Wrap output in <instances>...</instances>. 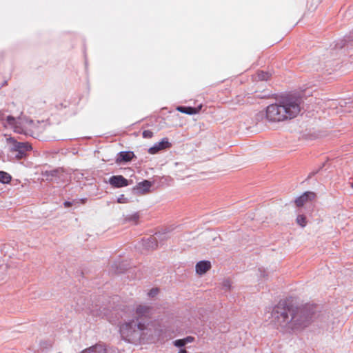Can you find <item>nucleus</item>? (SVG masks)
<instances>
[{
    "mask_svg": "<svg viewBox=\"0 0 353 353\" xmlns=\"http://www.w3.org/2000/svg\"><path fill=\"white\" fill-rule=\"evenodd\" d=\"M272 318L276 325L291 330L306 327L310 321L303 310L287 306L285 302H279L274 307Z\"/></svg>",
    "mask_w": 353,
    "mask_h": 353,
    "instance_id": "f257e3e1",
    "label": "nucleus"
},
{
    "mask_svg": "<svg viewBox=\"0 0 353 353\" xmlns=\"http://www.w3.org/2000/svg\"><path fill=\"white\" fill-rule=\"evenodd\" d=\"M301 111L300 100L297 98H286L280 104L268 105L265 112L257 114L258 120L265 118L270 122H279L296 117Z\"/></svg>",
    "mask_w": 353,
    "mask_h": 353,
    "instance_id": "f03ea898",
    "label": "nucleus"
},
{
    "mask_svg": "<svg viewBox=\"0 0 353 353\" xmlns=\"http://www.w3.org/2000/svg\"><path fill=\"white\" fill-rule=\"evenodd\" d=\"M146 325L141 321L132 320L124 323L120 327V333L123 339L130 343L148 340L145 333Z\"/></svg>",
    "mask_w": 353,
    "mask_h": 353,
    "instance_id": "7ed1b4c3",
    "label": "nucleus"
},
{
    "mask_svg": "<svg viewBox=\"0 0 353 353\" xmlns=\"http://www.w3.org/2000/svg\"><path fill=\"white\" fill-rule=\"evenodd\" d=\"M3 124L6 128L12 129L14 132L19 134H30L33 132L36 123L32 120H28L26 117L14 118L8 116Z\"/></svg>",
    "mask_w": 353,
    "mask_h": 353,
    "instance_id": "20e7f679",
    "label": "nucleus"
},
{
    "mask_svg": "<svg viewBox=\"0 0 353 353\" xmlns=\"http://www.w3.org/2000/svg\"><path fill=\"white\" fill-rule=\"evenodd\" d=\"M6 147L10 152H18V154H24L26 152L34 151L32 145L28 142H19L12 138L6 139Z\"/></svg>",
    "mask_w": 353,
    "mask_h": 353,
    "instance_id": "39448f33",
    "label": "nucleus"
},
{
    "mask_svg": "<svg viewBox=\"0 0 353 353\" xmlns=\"http://www.w3.org/2000/svg\"><path fill=\"white\" fill-rule=\"evenodd\" d=\"M153 314V307L145 304H139L134 310V314L137 321L141 319H150Z\"/></svg>",
    "mask_w": 353,
    "mask_h": 353,
    "instance_id": "423d86ee",
    "label": "nucleus"
},
{
    "mask_svg": "<svg viewBox=\"0 0 353 353\" xmlns=\"http://www.w3.org/2000/svg\"><path fill=\"white\" fill-rule=\"evenodd\" d=\"M172 146V143L169 141L168 138L162 139L159 142L156 143L152 147H151L148 152L151 154L157 153L163 150L170 148Z\"/></svg>",
    "mask_w": 353,
    "mask_h": 353,
    "instance_id": "0eeeda50",
    "label": "nucleus"
},
{
    "mask_svg": "<svg viewBox=\"0 0 353 353\" xmlns=\"http://www.w3.org/2000/svg\"><path fill=\"white\" fill-rule=\"evenodd\" d=\"M316 198V194L313 192H305L295 200V204L297 207H302L308 201H311Z\"/></svg>",
    "mask_w": 353,
    "mask_h": 353,
    "instance_id": "6e6552de",
    "label": "nucleus"
},
{
    "mask_svg": "<svg viewBox=\"0 0 353 353\" xmlns=\"http://www.w3.org/2000/svg\"><path fill=\"white\" fill-rule=\"evenodd\" d=\"M109 183L115 188H122L128 185V180L121 175L111 176L109 179Z\"/></svg>",
    "mask_w": 353,
    "mask_h": 353,
    "instance_id": "1a4fd4ad",
    "label": "nucleus"
},
{
    "mask_svg": "<svg viewBox=\"0 0 353 353\" xmlns=\"http://www.w3.org/2000/svg\"><path fill=\"white\" fill-rule=\"evenodd\" d=\"M211 263L208 261H201L196 265V272L198 274L202 275L206 273L211 268Z\"/></svg>",
    "mask_w": 353,
    "mask_h": 353,
    "instance_id": "9d476101",
    "label": "nucleus"
},
{
    "mask_svg": "<svg viewBox=\"0 0 353 353\" xmlns=\"http://www.w3.org/2000/svg\"><path fill=\"white\" fill-rule=\"evenodd\" d=\"M63 174V170L62 168L55 169L49 171H45L42 173V175L46 177L47 180L52 181L55 177H59Z\"/></svg>",
    "mask_w": 353,
    "mask_h": 353,
    "instance_id": "9b49d317",
    "label": "nucleus"
},
{
    "mask_svg": "<svg viewBox=\"0 0 353 353\" xmlns=\"http://www.w3.org/2000/svg\"><path fill=\"white\" fill-rule=\"evenodd\" d=\"M152 182L144 180L142 182H140L137 185V190L141 192V194H147L150 192V188L152 187Z\"/></svg>",
    "mask_w": 353,
    "mask_h": 353,
    "instance_id": "f8f14e48",
    "label": "nucleus"
},
{
    "mask_svg": "<svg viewBox=\"0 0 353 353\" xmlns=\"http://www.w3.org/2000/svg\"><path fill=\"white\" fill-rule=\"evenodd\" d=\"M228 163L230 168H234L244 165L247 163V161L239 158V156H234L232 159L229 160Z\"/></svg>",
    "mask_w": 353,
    "mask_h": 353,
    "instance_id": "ddd939ff",
    "label": "nucleus"
},
{
    "mask_svg": "<svg viewBox=\"0 0 353 353\" xmlns=\"http://www.w3.org/2000/svg\"><path fill=\"white\" fill-rule=\"evenodd\" d=\"M106 350L103 345H97L93 347H91L84 351H83L81 353H105Z\"/></svg>",
    "mask_w": 353,
    "mask_h": 353,
    "instance_id": "4468645a",
    "label": "nucleus"
},
{
    "mask_svg": "<svg viewBox=\"0 0 353 353\" xmlns=\"http://www.w3.org/2000/svg\"><path fill=\"white\" fill-rule=\"evenodd\" d=\"M176 109L178 111L187 114H194L199 112V110L192 107L179 106Z\"/></svg>",
    "mask_w": 353,
    "mask_h": 353,
    "instance_id": "2eb2a0df",
    "label": "nucleus"
},
{
    "mask_svg": "<svg viewBox=\"0 0 353 353\" xmlns=\"http://www.w3.org/2000/svg\"><path fill=\"white\" fill-rule=\"evenodd\" d=\"M12 181V176L6 172L0 171V183L3 184L10 183Z\"/></svg>",
    "mask_w": 353,
    "mask_h": 353,
    "instance_id": "dca6fc26",
    "label": "nucleus"
},
{
    "mask_svg": "<svg viewBox=\"0 0 353 353\" xmlns=\"http://www.w3.org/2000/svg\"><path fill=\"white\" fill-rule=\"evenodd\" d=\"M134 157V156H119L116 159V163L119 165H121L122 163L129 162L132 159V157Z\"/></svg>",
    "mask_w": 353,
    "mask_h": 353,
    "instance_id": "f3484780",
    "label": "nucleus"
},
{
    "mask_svg": "<svg viewBox=\"0 0 353 353\" xmlns=\"http://www.w3.org/2000/svg\"><path fill=\"white\" fill-rule=\"evenodd\" d=\"M296 223L301 227H305L307 224V220L305 216L301 214L296 217Z\"/></svg>",
    "mask_w": 353,
    "mask_h": 353,
    "instance_id": "a211bd4d",
    "label": "nucleus"
},
{
    "mask_svg": "<svg viewBox=\"0 0 353 353\" xmlns=\"http://www.w3.org/2000/svg\"><path fill=\"white\" fill-rule=\"evenodd\" d=\"M271 74L265 72H259L257 74L258 79L261 81H267L270 79Z\"/></svg>",
    "mask_w": 353,
    "mask_h": 353,
    "instance_id": "6ab92c4d",
    "label": "nucleus"
},
{
    "mask_svg": "<svg viewBox=\"0 0 353 353\" xmlns=\"http://www.w3.org/2000/svg\"><path fill=\"white\" fill-rule=\"evenodd\" d=\"M147 244H148V245H146V246L151 249H155L157 247V240L154 237H152V236L150 237L148 239Z\"/></svg>",
    "mask_w": 353,
    "mask_h": 353,
    "instance_id": "aec40b11",
    "label": "nucleus"
},
{
    "mask_svg": "<svg viewBox=\"0 0 353 353\" xmlns=\"http://www.w3.org/2000/svg\"><path fill=\"white\" fill-rule=\"evenodd\" d=\"M158 293H159L158 288H152L148 292V295L150 297H154L155 296H157L158 294Z\"/></svg>",
    "mask_w": 353,
    "mask_h": 353,
    "instance_id": "412c9836",
    "label": "nucleus"
},
{
    "mask_svg": "<svg viewBox=\"0 0 353 353\" xmlns=\"http://www.w3.org/2000/svg\"><path fill=\"white\" fill-rule=\"evenodd\" d=\"M143 137L146 139H150L153 137V132L151 130H144L143 132Z\"/></svg>",
    "mask_w": 353,
    "mask_h": 353,
    "instance_id": "4be33fe9",
    "label": "nucleus"
},
{
    "mask_svg": "<svg viewBox=\"0 0 353 353\" xmlns=\"http://www.w3.org/2000/svg\"><path fill=\"white\" fill-rule=\"evenodd\" d=\"M174 345L176 347H183L185 345L184 340L182 339H177L174 341Z\"/></svg>",
    "mask_w": 353,
    "mask_h": 353,
    "instance_id": "5701e85b",
    "label": "nucleus"
},
{
    "mask_svg": "<svg viewBox=\"0 0 353 353\" xmlns=\"http://www.w3.org/2000/svg\"><path fill=\"white\" fill-rule=\"evenodd\" d=\"M139 219V216L137 214L132 215L130 217L128 218V221H132L135 223H137L138 220Z\"/></svg>",
    "mask_w": 353,
    "mask_h": 353,
    "instance_id": "b1692460",
    "label": "nucleus"
},
{
    "mask_svg": "<svg viewBox=\"0 0 353 353\" xmlns=\"http://www.w3.org/2000/svg\"><path fill=\"white\" fill-rule=\"evenodd\" d=\"M183 339L184 340L185 345H186L187 343H192L194 341V337L189 336Z\"/></svg>",
    "mask_w": 353,
    "mask_h": 353,
    "instance_id": "393cba45",
    "label": "nucleus"
},
{
    "mask_svg": "<svg viewBox=\"0 0 353 353\" xmlns=\"http://www.w3.org/2000/svg\"><path fill=\"white\" fill-rule=\"evenodd\" d=\"M223 287L225 288L226 290H230L231 287V283L229 280H226L223 282Z\"/></svg>",
    "mask_w": 353,
    "mask_h": 353,
    "instance_id": "a878e982",
    "label": "nucleus"
},
{
    "mask_svg": "<svg viewBox=\"0 0 353 353\" xmlns=\"http://www.w3.org/2000/svg\"><path fill=\"white\" fill-rule=\"evenodd\" d=\"M63 205L65 208H70L72 206V203L70 201H65Z\"/></svg>",
    "mask_w": 353,
    "mask_h": 353,
    "instance_id": "bb28decb",
    "label": "nucleus"
},
{
    "mask_svg": "<svg viewBox=\"0 0 353 353\" xmlns=\"http://www.w3.org/2000/svg\"><path fill=\"white\" fill-rule=\"evenodd\" d=\"M118 154L119 155H121V154H129V152H120L118 153Z\"/></svg>",
    "mask_w": 353,
    "mask_h": 353,
    "instance_id": "cd10ccee",
    "label": "nucleus"
},
{
    "mask_svg": "<svg viewBox=\"0 0 353 353\" xmlns=\"http://www.w3.org/2000/svg\"><path fill=\"white\" fill-rule=\"evenodd\" d=\"M179 353H187V351L185 349H181L179 350Z\"/></svg>",
    "mask_w": 353,
    "mask_h": 353,
    "instance_id": "c85d7f7f",
    "label": "nucleus"
},
{
    "mask_svg": "<svg viewBox=\"0 0 353 353\" xmlns=\"http://www.w3.org/2000/svg\"><path fill=\"white\" fill-rule=\"evenodd\" d=\"M23 156L21 155H19V156H17V158L18 160H21L22 159Z\"/></svg>",
    "mask_w": 353,
    "mask_h": 353,
    "instance_id": "c756f323",
    "label": "nucleus"
},
{
    "mask_svg": "<svg viewBox=\"0 0 353 353\" xmlns=\"http://www.w3.org/2000/svg\"><path fill=\"white\" fill-rule=\"evenodd\" d=\"M118 202H119V203H123V199H118Z\"/></svg>",
    "mask_w": 353,
    "mask_h": 353,
    "instance_id": "7c9ffc66",
    "label": "nucleus"
},
{
    "mask_svg": "<svg viewBox=\"0 0 353 353\" xmlns=\"http://www.w3.org/2000/svg\"><path fill=\"white\" fill-rule=\"evenodd\" d=\"M118 202H119V203H123V199H118Z\"/></svg>",
    "mask_w": 353,
    "mask_h": 353,
    "instance_id": "2f4dec72",
    "label": "nucleus"
},
{
    "mask_svg": "<svg viewBox=\"0 0 353 353\" xmlns=\"http://www.w3.org/2000/svg\"><path fill=\"white\" fill-rule=\"evenodd\" d=\"M351 187L353 188V183H352Z\"/></svg>",
    "mask_w": 353,
    "mask_h": 353,
    "instance_id": "473e14b6",
    "label": "nucleus"
}]
</instances>
